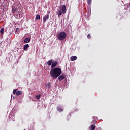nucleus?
Returning a JSON list of instances; mask_svg holds the SVG:
<instances>
[{
    "instance_id": "13",
    "label": "nucleus",
    "mask_w": 130,
    "mask_h": 130,
    "mask_svg": "<svg viewBox=\"0 0 130 130\" xmlns=\"http://www.w3.org/2000/svg\"><path fill=\"white\" fill-rule=\"evenodd\" d=\"M57 110H58V111H59V112H61L63 110L62 109V108L58 106L57 107Z\"/></svg>"
},
{
    "instance_id": "11",
    "label": "nucleus",
    "mask_w": 130,
    "mask_h": 130,
    "mask_svg": "<svg viewBox=\"0 0 130 130\" xmlns=\"http://www.w3.org/2000/svg\"><path fill=\"white\" fill-rule=\"evenodd\" d=\"M14 16L15 17V18H16V19H20V15H19L18 13H14L13 14Z\"/></svg>"
},
{
    "instance_id": "21",
    "label": "nucleus",
    "mask_w": 130,
    "mask_h": 130,
    "mask_svg": "<svg viewBox=\"0 0 130 130\" xmlns=\"http://www.w3.org/2000/svg\"><path fill=\"white\" fill-rule=\"evenodd\" d=\"M87 38L89 39V38H91V35L90 34H88L87 35Z\"/></svg>"
},
{
    "instance_id": "22",
    "label": "nucleus",
    "mask_w": 130,
    "mask_h": 130,
    "mask_svg": "<svg viewBox=\"0 0 130 130\" xmlns=\"http://www.w3.org/2000/svg\"><path fill=\"white\" fill-rule=\"evenodd\" d=\"M88 10H89V6H88Z\"/></svg>"
},
{
    "instance_id": "1",
    "label": "nucleus",
    "mask_w": 130,
    "mask_h": 130,
    "mask_svg": "<svg viewBox=\"0 0 130 130\" xmlns=\"http://www.w3.org/2000/svg\"><path fill=\"white\" fill-rule=\"evenodd\" d=\"M50 75L53 79H57L61 75V69L59 68H54L51 69Z\"/></svg>"
},
{
    "instance_id": "20",
    "label": "nucleus",
    "mask_w": 130,
    "mask_h": 130,
    "mask_svg": "<svg viewBox=\"0 0 130 130\" xmlns=\"http://www.w3.org/2000/svg\"><path fill=\"white\" fill-rule=\"evenodd\" d=\"M87 2L88 5H91V4L92 3V0H87Z\"/></svg>"
},
{
    "instance_id": "5",
    "label": "nucleus",
    "mask_w": 130,
    "mask_h": 130,
    "mask_svg": "<svg viewBox=\"0 0 130 130\" xmlns=\"http://www.w3.org/2000/svg\"><path fill=\"white\" fill-rule=\"evenodd\" d=\"M13 93L14 94L16 93V95H17V96H19V95H21L22 94V91L20 90L17 91V89H15L13 90Z\"/></svg>"
},
{
    "instance_id": "8",
    "label": "nucleus",
    "mask_w": 130,
    "mask_h": 130,
    "mask_svg": "<svg viewBox=\"0 0 130 130\" xmlns=\"http://www.w3.org/2000/svg\"><path fill=\"white\" fill-rule=\"evenodd\" d=\"M64 78H66V77L63 75H60V76H59L58 78V80L59 82H61V81H62V80H63V79H64Z\"/></svg>"
},
{
    "instance_id": "14",
    "label": "nucleus",
    "mask_w": 130,
    "mask_h": 130,
    "mask_svg": "<svg viewBox=\"0 0 130 130\" xmlns=\"http://www.w3.org/2000/svg\"><path fill=\"white\" fill-rule=\"evenodd\" d=\"M29 47V44H25L23 46V49L24 50H26V49H27V48Z\"/></svg>"
},
{
    "instance_id": "12",
    "label": "nucleus",
    "mask_w": 130,
    "mask_h": 130,
    "mask_svg": "<svg viewBox=\"0 0 130 130\" xmlns=\"http://www.w3.org/2000/svg\"><path fill=\"white\" fill-rule=\"evenodd\" d=\"M53 61V60L52 59L48 60L47 62L48 66H51V64H52Z\"/></svg>"
},
{
    "instance_id": "18",
    "label": "nucleus",
    "mask_w": 130,
    "mask_h": 130,
    "mask_svg": "<svg viewBox=\"0 0 130 130\" xmlns=\"http://www.w3.org/2000/svg\"><path fill=\"white\" fill-rule=\"evenodd\" d=\"M41 96V94L37 95H36V99H38V100H39L40 99V97Z\"/></svg>"
},
{
    "instance_id": "6",
    "label": "nucleus",
    "mask_w": 130,
    "mask_h": 130,
    "mask_svg": "<svg viewBox=\"0 0 130 130\" xmlns=\"http://www.w3.org/2000/svg\"><path fill=\"white\" fill-rule=\"evenodd\" d=\"M49 18V15L48 14H47L45 16H44L43 18L44 23H45V22H46V21H47V20H48Z\"/></svg>"
},
{
    "instance_id": "3",
    "label": "nucleus",
    "mask_w": 130,
    "mask_h": 130,
    "mask_svg": "<svg viewBox=\"0 0 130 130\" xmlns=\"http://www.w3.org/2000/svg\"><path fill=\"white\" fill-rule=\"evenodd\" d=\"M67 36H68L67 32L62 31L58 34L57 38L59 39V40H60V41H61V40H64V39H66V38H67Z\"/></svg>"
},
{
    "instance_id": "4",
    "label": "nucleus",
    "mask_w": 130,
    "mask_h": 130,
    "mask_svg": "<svg viewBox=\"0 0 130 130\" xmlns=\"http://www.w3.org/2000/svg\"><path fill=\"white\" fill-rule=\"evenodd\" d=\"M21 6L20 4H15L14 6L12 7V11L13 15L16 13H18V9H19V7Z\"/></svg>"
},
{
    "instance_id": "2",
    "label": "nucleus",
    "mask_w": 130,
    "mask_h": 130,
    "mask_svg": "<svg viewBox=\"0 0 130 130\" xmlns=\"http://www.w3.org/2000/svg\"><path fill=\"white\" fill-rule=\"evenodd\" d=\"M67 13V6L66 5H63L61 7V10H58L57 11V14L58 16H61L62 14H64Z\"/></svg>"
},
{
    "instance_id": "10",
    "label": "nucleus",
    "mask_w": 130,
    "mask_h": 130,
    "mask_svg": "<svg viewBox=\"0 0 130 130\" xmlns=\"http://www.w3.org/2000/svg\"><path fill=\"white\" fill-rule=\"evenodd\" d=\"M70 60L71 61H74V60H77V57L76 56H73L71 57Z\"/></svg>"
},
{
    "instance_id": "15",
    "label": "nucleus",
    "mask_w": 130,
    "mask_h": 130,
    "mask_svg": "<svg viewBox=\"0 0 130 130\" xmlns=\"http://www.w3.org/2000/svg\"><path fill=\"white\" fill-rule=\"evenodd\" d=\"M46 88L48 89H50L51 87V84H50V83H48L46 85Z\"/></svg>"
},
{
    "instance_id": "19",
    "label": "nucleus",
    "mask_w": 130,
    "mask_h": 130,
    "mask_svg": "<svg viewBox=\"0 0 130 130\" xmlns=\"http://www.w3.org/2000/svg\"><path fill=\"white\" fill-rule=\"evenodd\" d=\"M5 31V28H2L0 32L1 33V34H4V32Z\"/></svg>"
},
{
    "instance_id": "9",
    "label": "nucleus",
    "mask_w": 130,
    "mask_h": 130,
    "mask_svg": "<svg viewBox=\"0 0 130 130\" xmlns=\"http://www.w3.org/2000/svg\"><path fill=\"white\" fill-rule=\"evenodd\" d=\"M30 38H26L23 41L24 43H29L30 42Z\"/></svg>"
},
{
    "instance_id": "16",
    "label": "nucleus",
    "mask_w": 130,
    "mask_h": 130,
    "mask_svg": "<svg viewBox=\"0 0 130 130\" xmlns=\"http://www.w3.org/2000/svg\"><path fill=\"white\" fill-rule=\"evenodd\" d=\"M36 20H40V19H41V17H40V15L37 14L36 16Z\"/></svg>"
},
{
    "instance_id": "7",
    "label": "nucleus",
    "mask_w": 130,
    "mask_h": 130,
    "mask_svg": "<svg viewBox=\"0 0 130 130\" xmlns=\"http://www.w3.org/2000/svg\"><path fill=\"white\" fill-rule=\"evenodd\" d=\"M56 66H57V61L52 62L51 64V69H54Z\"/></svg>"
},
{
    "instance_id": "17",
    "label": "nucleus",
    "mask_w": 130,
    "mask_h": 130,
    "mask_svg": "<svg viewBox=\"0 0 130 130\" xmlns=\"http://www.w3.org/2000/svg\"><path fill=\"white\" fill-rule=\"evenodd\" d=\"M90 128L91 130H94L95 129V125H91Z\"/></svg>"
}]
</instances>
